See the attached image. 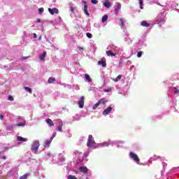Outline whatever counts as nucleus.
I'll list each match as a JSON object with an SVG mask.
<instances>
[{
	"mask_svg": "<svg viewBox=\"0 0 179 179\" xmlns=\"http://www.w3.org/2000/svg\"><path fill=\"white\" fill-rule=\"evenodd\" d=\"M20 179H27V176L24 175V176L20 177Z\"/></svg>",
	"mask_w": 179,
	"mask_h": 179,
	"instance_id": "nucleus-35",
	"label": "nucleus"
},
{
	"mask_svg": "<svg viewBox=\"0 0 179 179\" xmlns=\"http://www.w3.org/2000/svg\"><path fill=\"white\" fill-rule=\"evenodd\" d=\"M2 159H3V160H6V157L3 156V157H2Z\"/></svg>",
	"mask_w": 179,
	"mask_h": 179,
	"instance_id": "nucleus-43",
	"label": "nucleus"
},
{
	"mask_svg": "<svg viewBox=\"0 0 179 179\" xmlns=\"http://www.w3.org/2000/svg\"><path fill=\"white\" fill-rule=\"evenodd\" d=\"M27 58H29V57H23L22 59L23 61H24V59H27Z\"/></svg>",
	"mask_w": 179,
	"mask_h": 179,
	"instance_id": "nucleus-40",
	"label": "nucleus"
},
{
	"mask_svg": "<svg viewBox=\"0 0 179 179\" xmlns=\"http://www.w3.org/2000/svg\"><path fill=\"white\" fill-rule=\"evenodd\" d=\"M129 156H130V158H131L132 160H134V162L137 163V164H139V162H141V159H139V157H138L136 154L134 152H130Z\"/></svg>",
	"mask_w": 179,
	"mask_h": 179,
	"instance_id": "nucleus-3",
	"label": "nucleus"
},
{
	"mask_svg": "<svg viewBox=\"0 0 179 179\" xmlns=\"http://www.w3.org/2000/svg\"><path fill=\"white\" fill-rule=\"evenodd\" d=\"M8 100H9L10 101H13V96H8Z\"/></svg>",
	"mask_w": 179,
	"mask_h": 179,
	"instance_id": "nucleus-33",
	"label": "nucleus"
},
{
	"mask_svg": "<svg viewBox=\"0 0 179 179\" xmlns=\"http://www.w3.org/2000/svg\"><path fill=\"white\" fill-rule=\"evenodd\" d=\"M0 155H1V152H0Z\"/></svg>",
	"mask_w": 179,
	"mask_h": 179,
	"instance_id": "nucleus-45",
	"label": "nucleus"
},
{
	"mask_svg": "<svg viewBox=\"0 0 179 179\" xmlns=\"http://www.w3.org/2000/svg\"><path fill=\"white\" fill-rule=\"evenodd\" d=\"M105 92L106 93H108V92H111V89L105 90Z\"/></svg>",
	"mask_w": 179,
	"mask_h": 179,
	"instance_id": "nucleus-38",
	"label": "nucleus"
},
{
	"mask_svg": "<svg viewBox=\"0 0 179 179\" xmlns=\"http://www.w3.org/2000/svg\"><path fill=\"white\" fill-rule=\"evenodd\" d=\"M43 12H44V8H41L38 9V13L40 15H41V13H43Z\"/></svg>",
	"mask_w": 179,
	"mask_h": 179,
	"instance_id": "nucleus-29",
	"label": "nucleus"
},
{
	"mask_svg": "<svg viewBox=\"0 0 179 179\" xmlns=\"http://www.w3.org/2000/svg\"><path fill=\"white\" fill-rule=\"evenodd\" d=\"M46 56H47V52H43V54L40 55L41 61H44L45 59Z\"/></svg>",
	"mask_w": 179,
	"mask_h": 179,
	"instance_id": "nucleus-14",
	"label": "nucleus"
},
{
	"mask_svg": "<svg viewBox=\"0 0 179 179\" xmlns=\"http://www.w3.org/2000/svg\"><path fill=\"white\" fill-rule=\"evenodd\" d=\"M78 104L80 108H83V107H85V96H83L80 98Z\"/></svg>",
	"mask_w": 179,
	"mask_h": 179,
	"instance_id": "nucleus-5",
	"label": "nucleus"
},
{
	"mask_svg": "<svg viewBox=\"0 0 179 179\" xmlns=\"http://www.w3.org/2000/svg\"><path fill=\"white\" fill-rule=\"evenodd\" d=\"M38 148H40V142L38 141H36L33 143L31 150L32 152H34V153H37Z\"/></svg>",
	"mask_w": 179,
	"mask_h": 179,
	"instance_id": "nucleus-2",
	"label": "nucleus"
},
{
	"mask_svg": "<svg viewBox=\"0 0 179 179\" xmlns=\"http://www.w3.org/2000/svg\"><path fill=\"white\" fill-rule=\"evenodd\" d=\"M24 90H26V92H28L29 93H30V94H31L32 91H31V88H29V87H24Z\"/></svg>",
	"mask_w": 179,
	"mask_h": 179,
	"instance_id": "nucleus-24",
	"label": "nucleus"
},
{
	"mask_svg": "<svg viewBox=\"0 0 179 179\" xmlns=\"http://www.w3.org/2000/svg\"><path fill=\"white\" fill-rule=\"evenodd\" d=\"M121 78H122V76L119 75L116 78H113V82H118V80H121Z\"/></svg>",
	"mask_w": 179,
	"mask_h": 179,
	"instance_id": "nucleus-20",
	"label": "nucleus"
},
{
	"mask_svg": "<svg viewBox=\"0 0 179 179\" xmlns=\"http://www.w3.org/2000/svg\"><path fill=\"white\" fill-rule=\"evenodd\" d=\"M87 37L88 38H92V37H93V35H92V34L88 32V33H87Z\"/></svg>",
	"mask_w": 179,
	"mask_h": 179,
	"instance_id": "nucleus-30",
	"label": "nucleus"
},
{
	"mask_svg": "<svg viewBox=\"0 0 179 179\" xmlns=\"http://www.w3.org/2000/svg\"><path fill=\"white\" fill-rule=\"evenodd\" d=\"M62 127H64V123L62 122V121H60L59 122V126L57 127V131L59 132H63L64 131L62 130Z\"/></svg>",
	"mask_w": 179,
	"mask_h": 179,
	"instance_id": "nucleus-9",
	"label": "nucleus"
},
{
	"mask_svg": "<svg viewBox=\"0 0 179 179\" xmlns=\"http://www.w3.org/2000/svg\"><path fill=\"white\" fill-rule=\"evenodd\" d=\"M97 2H99L97 0H92V3H94V5H96Z\"/></svg>",
	"mask_w": 179,
	"mask_h": 179,
	"instance_id": "nucleus-36",
	"label": "nucleus"
},
{
	"mask_svg": "<svg viewBox=\"0 0 179 179\" xmlns=\"http://www.w3.org/2000/svg\"><path fill=\"white\" fill-rule=\"evenodd\" d=\"M98 65H101L103 68H106V66H107V63L103 60H100L98 62Z\"/></svg>",
	"mask_w": 179,
	"mask_h": 179,
	"instance_id": "nucleus-13",
	"label": "nucleus"
},
{
	"mask_svg": "<svg viewBox=\"0 0 179 179\" xmlns=\"http://www.w3.org/2000/svg\"><path fill=\"white\" fill-rule=\"evenodd\" d=\"M26 125V122H20L17 124V127H24Z\"/></svg>",
	"mask_w": 179,
	"mask_h": 179,
	"instance_id": "nucleus-26",
	"label": "nucleus"
},
{
	"mask_svg": "<svg viewBox=\"0 0 179 179\" xmlns=\"http://www.w3.org/2000/svg\"><path fill=\"white\" fill-rule=\"evenodd\" d=\"M75 9H76V8H75L72 6H70V10H71V12H72V13H73V12H75Z\"/></svg>",
	"mask_w": 179,
	"mask_h": 179,
	"instance_id": "nucleus-28",
	"label": "nucleus"
},
{
	"mask_svg": "<svg viewBox=\"0 0 179 179\" xmlns=\"http://www.w3.org/2000/svg\"><path fill=\"white\" fill-rule=\"evenodd\" d=\"M0 120H3V115H0Z\"/></svg>",
	"mask_w": 179,
	"mask_h": 179,
	"instance_id": "nucleus-41",
	"label": "nucleus"
},
{
	"mask_svg": "<svg viewBox=\"0 0 179 179\" xmlns=\"http://www.w3.org/2000/svg\"><path fill=\"white\" fill-rule=\"evenodd\" d=\"M120 8H121V4H117V6H115V13L119 12Z\"/></svg>",
	"mask_w": 179,
	"mask_h": 179,
	"instance_id": "nucleus-19",
	"label": "nucleus"
},
{
	"mask_svg": "<svg viewBox=\"0 0 179 179\" xmlns=\"http://www.w3.org/2000/svg\"><path fill=\"white\" fill-rule=\"evenodd\" d=\"M141 26H143V27H150V24L148 23L147 21H142L141 22Z\"/></svg>",
	"mask_w": 179,
	"mask_h": 179,
	"instance_id": "nucleus-12",
	"label": "nucleus"
},
{
	"mask_svg": "<svg viewBox=\"0 0 179 179\" xmlns=\"http://www.w3.org/2000/svg\"><path fill=\"white\" fill-rule=\"evenodd\" d=\"M48 83H54L55 82V78L50 77L48 80Z\"/></svg>",
	"mask_w": 179,
	"mask_h": 179,
	"instance_id": "nucleus-22",
	"label": "nucleus"
},
{
	"mask_svg": "<svg viewBox=\"0 0 179 179\" xmlns=\"http://www.w3.org/2000/svg\"><path fill=\"white\" fill-rule=\"evenodd\" d=\"M85 79L87 80V82H92V78H90V76L89 74H85Z\"/></svg>",
	"mask_w": 179,
	"mask_h": 179,
	"instance_id": "nucleus-23",
	"label": "nucleus"
},
{
	"mask_svg": "<svg viewBox=\"0 0 179 179\" xmlns=\"http://www.w3.org/2000/svg\"><path fill=\"white\" fill-rule=\"evenodd\" d=\"M140 4V9H143V0H138Z\"/></svg>",
	"mask_w": 179,
	"mask_h": 179,
	"instance_id": "nucleus-25",
	"label": "nucleus"
},
{
	"mask_svg": "<svg viewBox=\"0 0 179 179\" xmlns=\"http://www.w3.org/2000/svg\"><path fill=\"white\" fill-rule=\"evenodd\" d=\"M103 5L105 8H110V6H111V3H110L108 0H105Z\"/></svg>",
	"mask_w": 179,
	"mask_h": 179,
	"instance_id": "nucleus-15",
	"label": "nucleus"
},
{
	"mask_svg": "<svg viewBox=\"0 0 179 179\" xmlns=\"http://www.w3.org/2000/svg\"><path fill=\"white\" fill-rule=\"evenodd\" d=\"M55 135H57V134H52L50 140L52 141L54 139V138H55Z\"/></svg>",
	"mask_w": 179,
	"mask_h": 179,
	"instance_id": "nucleus-37",
	"label": "nucleus"
},
{
	"mask_svg": "<svg viewBox=\"0 0 179 179\" xmlns=\"http://www.w3.org/2000/svg\"><path fill=\"white\" fill-rule=\"evenodd\" d=\"M175 94H178L179 93V90H177V88L175 87V92H174Z\"/></svg>",
	"mask_w": 179,
	"mask_h": 179,
	"instance_id": "nucleus-34",
	"label": "nucleus"
},
{
	"mask_svg": "<svg viewBox=\"0 0 179 179\" xmlns=\"http://www.w3.org/2000/svg\"><path fill=\"white\" fill-rule=\"evenodd\" d=\"M78 48H79V50H84V48L82 47H79Z\"/></svg>",
	"mask_w": 179,
	"mask_h": 179,
	"instance_id": "nucleus-44",
	"label": "nucleus"
},
{
	"mask_svg": "<svg viewBox=\"0 0 179 179\" xmlns=\"http://www.w3.org/2000/svg\"><path fill=\"white\" fill-rule=\"evenodd\" d=\"M111 111H113V108L109 106L106 110H104L103 111V115H108V114H110V113H111Z\"/></svg>",
	"mask_w": 179,
	"mask_h": 179,
	"instance_id": "nucleus-7",
	"label": "nucleus"
},
{
	"mask_svg": "<svg viewBox=\"0 0 179 179\" xmlns=\"http://www.w3.org/2000/svg\"><path fill=\"white\" fill-rule=\"evenodd\" d=\"M106 103H107V101H106L104 98H102L92 106V108L93 110H96V108H97L99 106H100V104H106Z\"/></svg>",
	"mask_w": 179,
	"mask_h": 179,
	"instance_id": "nucleus-4",
	"label": "nucleus"
},
{
	"mask_svg": "<svg viewBox=\"0 0 179 179\" xmlns=\"http://www.w3.org/2000/svg\"><path fill=\"white\" fill-rule=\"evenodd\" d=\"M108 57H115V53L111 52V50L106 51Z\"/></svg>",
	"mask_w": 179,
	"mask_h": 179,
	"instance_id": "nucleus-18",
	"label": "nucleus"
},
{
	"mask_svg": "<svg viewBox=\"0 0 179 179\" xmlns=\"http://www.w3.org/2000/svg\"><path fill=\"white\" fill-rule=\"evenodd\" d=\"M80 171H81L82 173H87L88 169L86 166H81V167H80Z\"/></svg>",
	"mask_w": 179,
	"mask_h": 179,
	"instance_id": "nucleus-16",
	"label": "nucleus"
},
{
	"mask_svg": "<svg viewBox=\"0 0 179 179\" xmlns=\"http://www.w3.org/2000/svg\"><path fill=\"white\" fill-rule=\"evenodd\" d=\"M137 57H138V58H141V57H142V51H140V52H138L137 53Z\"/></svg>",
	"mask_w": 179,
	"mask_h": 179,
	"instance_id": "nucleus-31",
	"label": "nucleus"
},
{
	"mask_svg": "<svg viewBox=\"0 0 179 179\" xmlns=\"http://www.w3.org/2000/svg\"><path fill=\"white\" fill-rule=\"evenodd\" d=\"M17 141H19L20 142H27V138L18 136H17Z\"/></svg>",
	"mask_w": 179,
	"mask_h": 179,
	"instance_id": "nucleus-10",
	"label": "nucleus"
},
{
	"mask_svg": "<svg viewBox=\"0 0 179 179\" xmlns=\"http://www.w3.org/2000/svg\"><path fill=\"white\" fill-rule=\"evenodd\" d=\"M84 3V13L87 15V16H90V14L89 13V11L87 10V4L85 1H83Z\"/></svg>",
	"mask_w": 179,
	"mask_h": 179,
	"instance_id": "nucleus-8",
	"label": "nucleus"
},
{
	"mask_svg": "<svg viewBox=\"0 0 179 179\" xmlns=\"http://www.w3.org/2000/svg\"><path fill=\"white\" fill-rule=\"evenodd\" d=\"M120 22H121L122 26L124 27V20H122V18H120Z\"/></svg>",
	"mask_w": 179,
	"mask_h": 179,
	"instance_id": "nucleus-32",
	"label": "nucleus"
},
{
	"mask_svg": "<svg viewBox=\"0 0 179 179\" xmlns=\"http://www.w3.org/2000/svg\"><path fill=\"white\" fill-rule=\"evenodd\" d=\"M108 19V15H105L102 17V23H106V21Z\"/></svg>",
	"mask_w": 179,
	"mask_h": 179,
	"instance_id": "nucleus-21",
	"label": "nucleus"
},
{
	"mask_svg": "<svg viewBox=\"0 0 179 179\" xmlns=\"http://www.w3.org/2000/svg\"><path fill=\"white\" fill-rule=\"evenodd\" d=\"M36 22L37 23H41V20L40 18L36 20Z\"/></svg>",
	"mask_w": 179,
	"mask_h": 179,
	"instance_id": "nucleus-39",
	"label": "nucleus"
},
{
	"mask_svg": "<svg viewBox=\"0 0 179 179\" xmlns=\"http://www.w3.org/2000/svg\"><path fill=\"white\" fill-rule=\"evenodd\" d=\"M46 124L49 125V127H54V122L51 119H46Z\"/></svg>",
	"mask_w": 179,
	"mask_h": 179,
	"instance_id": "nucleus-11",
	"label": "nucleus"
},
{
	"mask_svg": "<svg viewBox=\"0 0 179 179\" xmlns=\"http://www.w3.org/2000/svg\"><path fill=\"white\" fill-rule=\"evenodd\" d=\"M51 141L52 140H46L43 146L45 148H48V146H50V145H51Z\"/></svg>",
	"mask_w": 179,
	"mask_h": 179,
	"instance_id": "nucleus-17",
	"label": "nucleus"
},
{
	"mask_svg": "<svg viewBox=\"0 0 179 179\" xmlns=\"http://www.w3.org/2000/svg\"><path fill=\"white\" fill-rule=\"evenodd\" d=\"M68 179H78L76 176H72V175H69L67 177Z\"/></svg>",
	"mask_w": 179,
	"mask_h": 179,
	"instance_id": "nucleus-27",
	"label": "nucleus"
},
{
	"mask_svg": "<svg viewBox=\"0 0 179 179\" xmlns=\"http://www.w3.org/2000/svg\"><path fill=\"white\" fill-rule=\"evenodd\" d=\"M48 12L50 13V15H54L55 13L58 14L59 10L58 8H48Z\"/></svg>",
	"mask_w": 179,
	"mask_h": 179,
	"instance_id": "nucleus-6",
	"label": "nucleus"
},
{
	"mask_svg": "<svg viewBox=\"0 0 179 179\" xmlns=\"http://www.w3.org/2000/svg\"><path fill=\"white\" fill-rule=\"evenodd\" d=\"M34 38H37V34H34Z\"/></svg>",
	"mask_w": 179,
	"mask_h": 179,
	"instance_id": "nucleus-42",
	"label": "nucleus"
},
{
	"mask_svg": "<svg viewBox=\"0 0 179 179\" xmlns=\"http://www.w3.org/2000/svg\"><path fill=\"white\" fill-rule=\"evenodd\" d=\"M96 145V141H94V139H93V136L92 134H90L87 139V146L88 148H92V146H94Z\"/></svg>",
	"mask_w": 179,
	"mask_h": 179,
	"instance_id": "nucleus-1",
	"label": "nucleus"
}]
</instances>
